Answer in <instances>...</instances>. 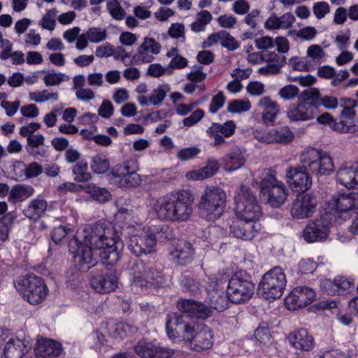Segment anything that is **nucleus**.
Segmentation results:
<instances>
[{
    "label": "nucleus",
    "instance_id": "nucleus-1",
    "mask_svg": "<svg viewBox=\"0 0 358 358\" xmlns=\"http://www.w3.org/2000/svg\"><path fill=\"white\" fill-rule=\"evenodd\" d=\"M69 252L73 255L75 266L82 272L87 271L97 264L95 250L106 264H115L120 259L123 242L118 232L110 224L99 221L86 226L77 232L69 243Z\"/></svg>",
    "mask_w": 358,
    "mask_h": 358
},
{
    "label": "nucleus",
    "instance_id": "nucleus-2",
    "mask_svg": "<svg viewBox=\"0 0 358 358\" xmlns=\"http://www.w3.org/2000/svg\"><path fill=\"white\" fill-rule=\"evenodd\" d=\"M166 330L171 339L182 338L190 343L191 348L197 352L210 349L213 343L210 329L205 325L194 329L185 317L176 313L168 314L166 317Z\"/></svg>",
    "mask_w": 358,
    "mask_h": 358
},
{
    "label": "nucleus",
    "instance_id": "nucleus-3",
    "mask_svg": "<svg viewBox=\"0 0 358 358\" xmlns=\"http://www.w3.org/2000/svg\"><path fill=\"white\" fill-rule=\"evenodd\" d=\"M194 196L186 189L171 192L159 197L152 210L161 220L171 222H186L193 213Z\"/></svg>",
    "mask_w": 358,
    "mask_h": 358
},
{
    "label": "nucleus",
    "instance_id": "nucleus-4",
    "mask_svg": "<svg viewBox=\"0 0 358 358\" xmlns=\"http://www.w3.org/2000/svg\"><path fill=\"white\" fill-rule=\"evenodd\" d=\"M227 196L222 189L215 186L205 188L198 203L200 216L214 222L223 214L226 206Z\"/></svg>",
    "mask_w": 358,
    "mask_h": 358
},
{
    "label": "nucleus",
    "instance_id": "nucleus-5",
    "mask_svg": "<svg viewBox=\"0 0 358 358\" xmlns=\"http://www.w3.org/2000/svg\"><path fill=\"white\" fill-rule=\"evenodd\" d=\"M260 181L255 178L256 183H259L261 194L266 196L267 203L272 207L278 208L287 199V189L285 184L277 180L275 171L264 170L260 174Z\"/></svg>",
    "mask_w": 358,
    "mask_h": 358
},
{
    "label": "nucleus",
    "instance_id": "nucleus-6",
    "mask_svg": "<svg viewBox=\"0 0 358 358\" xmlns=\"http://www.w3.org/2000/svg\"><path fill=\"white\" fill-rule=\"evenodd\" d=\"M255 284L252 276L245 271L236 272L229 279L227 287L228 298L234 303L249 301L255 294Z\"/></svg>",
    "mask_w": 358,
    "mask_h": 358
},
{
    "label": "nucleus",
    "instance_id": "nucleus-7",
    "mask_svg": "<svg viewBox=\"0 0 358 358\" xmlns=\"http://www.w3.org/2000/svg\"><path fill=\"white\" fill-rule=\"evenodd\" d=\"M358 209V193H338L334 195L327 203L324 213L334 222L341 224L349 217L348 212Z\"/></svg>",
    "mask_w": 358,
    "mask_h": 358
},
{
    "label": "nucleus",
    "instance_id": "nucleus-8",
    "mask_svg": "<svg viewBox=\"0 0 358 358\" xmlns=\"http://www.w3.org/2000/svg\"><path fill=\"white\" fill-rule=\"evenodd\" d=\"M235 202L236 214L239 219L257 222L262 217V208L248 187L244 185L240 186Z\"/></svg>",
    "mask_w": 358,
    "mask_h": 358
},
{
    "label": "nucleus",
    "instance_id": "nucleus-9",
    "mask_svg": "<svg viewBox=\"0 0 358 358\" xmlns=\"http://www.w3.org/2000/svg\"><path fill=\"white\" fill-rule=\"evenodd\" d=\"M134 275L133 288L141 291L148 287L161 286L164 282V277L161 271L152 263L137 261L131 267Z\"/></svg>",
    "mask_w": 358,
    "mask_h": 358
},
{
    "label": "nucleus",
    "instance_id": "nucleus-10",
    "mask_svg": "<svg viewBox=\"0 0 358 358\" xmlns=\"http://www.w3.org/2000/svg\"><path fill=\"white\" fill-rule=\"evenodd\" d=\"M286 284V276L282 268L275 266L262 276L258 285V294L267 300L279 299Z\"/></svg>",
    "mask_w": 358,
    "mask_h": 358
},
{
    "label": "nucleus",
    "instance_id": "nucleus-11",
    "mask_svg": "<svg viewBox=\"0 0 358 358\" xmlns=\"http://www.w3.org/2000/svg\"><path fill=\"white\" fill-rule=\"evenodd\" d=\"M301 164L316 175H329L334 171V164L325 152L313 148L305 149L300 157Z\"/></svg>",
    "mask_w": 358,
    "mask_h": 358
},
{
    "label": "nucleus",
    "instance_id": "nucleus-12",
    "mask_svg": "<svg viewBox=\"0 0 358 358\" xmlns=\"http://www.w3.org/2000/svg\"><path fill=\"white\" fill-rule=\"evenodd\" d=\"M15 286L22 294L23 298L32 305L40 303L48 292L42 278L35 275L20 278Z\"/></svg>",
    "mask_w": 358,
    "mask_h": 358
},
{
    "label": "nucleus",
    "instance_id": "nucleus-13",
    "mask_svg": "<svg viewBox=\"0 0 358 358\" xmlns=\"http://www.w3.org/2000/svg\"><path fill=\"white\" fill-rule=\"evenodd\" d=\"M117 280L115 271L106 268L92 271L89 278L91 287L99 294L115 290L117 287Z\"/></svg>",
    "mask_w": 358,
    "mask_h": 358
},
{
    "label": "nucleus",
    "instance_id": "nucleus-14",
    "mask_svg": "<svg viewBox=\"0 0 358 358\" xmlns=\"http://www.w3.org/2000/svg\"><path fill=\"white\" fill-rule=\"evenodd\" d=\"M111 174L122 188L135 187L141 182L139 174L136 173L135 161H127L112 168Z\"/></svg>",
    "mask_w": 358,
    "mask_h": 358
},
{
    "label": "nucleus",
    "instance_id": "nucleus-15",
    "mask_svg": "<svg viewBox=\"0 0 358 358\" xmlns=\"http://www.w3.org/2000/svg\"><path fill=\"white\" fill-rule=\"evenodd\" d=\"M334 222L323 213L320 219L310 222L303 231V237L308 243L324 241L329 232L330 225Z\"/></svg>",
    "mask_w": 358,
    "mask_h": 358
},
{
    "label": "nucleus",
    "instance_id": "nucleus-16",
    "mask_svg": "<svg viewBox=\"0 0 358 358\" xmlns=\"http://www.w3.org/2000/svg\"><path fill=\"white\" fill-rule=\"evenodd\" d=\"M286 178L292 190L296 192H303L312 186V179L308 171L302 164L288 168Z\"/></svg>",
    "mask_w": 358,
    "mask_h": 358
},
{
    "label": "nucleus",
    "instance_id": "nucleus-17",
    "mask_svg": "<svg viewBox=\"0 0 358 358\" xmlns=\"http://www.w3.org/2000/svg\"><path fill=\"white\" fill-rule=\"evenodd\" d=\"M161 48L160 43L153 38L145 37L132 56L131 62L136 65L150 63L155 59V55L160 52Z\"/></svg>",
    "mask_w": 358,
    "mask_h": 358
},
{
    "label": "nucleus",
    "instance_id": "nucleus-18",
    "mask_svg": "<svg viewBox=\"0 0 358 358\" xmlns=\"http://www.w3.org/2000/svg\"><path fill=\"white\" fill-rule=\"evenodd\" d=\"M134 351L141 358H170L175 352L173 349L145 339L138 342L134 346Z\"/></svg>",
    "mask_w": 358,
    "mask_h": 358
},
{
    "label": "nucleus",
    "instance_id": "nucleus-19",
    "mask_svg": "<svg viewBox=\"0 0 358 358\" xmlns=\"http://www.w3.org/2000/svg\"><path fill=\"white\" fill-rule=\"evenodd\" d=\"M177 307L180 312L178 315H183L185 321L187 317L204 320L212 315L208 306L194 300L182 299L178 302Z\"/></svg>",
    "mask_w": 358,
    "mask_h": 358
},
{
    "label": "nucleus",
    "instance_id": "nucleus-20",
    "mask_svg": "<svg viewBox=\"0 0 358 358\" xmlns=\"http://www.w3.org/2000/svg\"><path fill=\"white\" fill-rule=\"evenodd\" d=\"M315 297V292L308 287H296L286 297L285 302L289 310H296L310 303Z\"/></svg>",
    "mask_w": 358,
    "mask_h": 358
},
{
    "label": "nucleus",
    "instance_id": "nucleus-21",
    "mask_svg": "<svg viewBox=\"0 0 358 358\" xmlns=\"http://www.w3.org/2000/svg\"><path fill=\"white\" fill-rule=\"evenodd\" d=\"M316 205V199L311 194L299 195L293 202L292 216L296 219L309 217L314 213Z\"/></svg>",
    "mask_w": 358,
    "mask_h": 358
},
{
    "label": "nucleus",
    "instance_id": "nucleus-22",
    "mask_svg": "<svg viewBox=\"0 0 358 358\" xmlns=\"http://www.w3.org/2000/svg\"><path fill=\"white\" fill-rule=\"evenodd\" d=\"M155 248V237L149 233L143 236L134 235L128 243V249L136 257L150 254L154 251Z\"/></svg>",
    "mask_w": 358,
    "mask_h": 358
},
{
    "label": "nucleus",
    "instance_id": "nucleus-23",
    "mask_svg": "<svg viewBox=\"0 0 358 358\" xmlns=\"http://www.w3.org/2000/svg\"><path fill=\"white\" fill-rule=\"evenodd\" d=\"M259 229V223L241 219L233 222L230 225V234L234 237L243 240H252L256 236Z\"/></svg>",
    "mask_w": 358,
    "mask_h": 358
},
{
    "label": "nucleus",
    "instance_id": "nucleus-24",
    "mask_svg": "<svg viewBox=\"0 0 358 358\" xmlns=\"http://www.w3.org/2000/svg\"><path fill=\"white\" fill-rule=\"evenodd\" d=\"M353 285V281L343 276H337L334 280L324 279L321 282V289L329 295H345Z\"/></svg>",
    "mask_w": 358,
    "mask_h": 358
},
{
    "label": "nucleus",
    "instance_id": "nucleus-25",
    "mask_svg": "<svg viewBox=\"0 0 358 358\" xmlns=\"http://www.w3.org/2000/svg\"><path fill=\"white\" fill-rule=\"evenodd\" d=\"M62 351V345L52 339L38 338L34 352L38 358H55Z\"/></svg>",
    "mask_w": 358,
    "mask_h": 358
},
{
    "label": "nucleus",
    "instance_id": "nucleus-26",
    "mask_svg": "<svg viewBox=\"0 0 358 358\" xmlns=\"http://www.w3.org/2000/svg\"><path fill=\"white\" fill-rule=\"evenodd\" d=\"M336 180L348 189L358 188V165H342L336 171Z\"/></svg>",
    "mask_w": 358,
    "mask_h": 358
},
{
    "label": "nucleus",
    "instance_id": "nucleus-27",
    "mask_svg": "<svg viewBox=\"0 0 358 358\" xmlns=\"http://www.w3.org/2000/svg\"><path fill=\"white\" fill-rule=\"evenodd\" d=\"M287 116L291 122L308 121L315 116L313 106L299 101L297 104H290L287 110Z\"/></svg>",
    "mask_w": 358,
    "mask_h": 358
},
{
    "label": "nucleus",
    "instance_id": "nucleus-28",
    "mask_svg": "<svg viewBox=\"0 0 358 358\" xmlns=\"http://www.w3.org/2000/svg\"><path fill=\"white\" fill-rule=\"evenodd\" d=\"M30 349L28 340L13 338L6 343L1 358H22Z\"/></svg>",
    "mask_w": 358,
    "mask_h": 358
},
{
    "label": "nucleus",
    "instance_id": "nucleus-29",
    "mask_svg": "<svg viewBox=\"0 0 358 358\" xmlns=\"http://www.w3.org/2000/svg\"><path fill=\"white\" fill-rule=\"evenodd\" d=\"M288 339L292 346L301 351H310L315 345L313 337L305 329L290 333Z\"/></svg>",
    "mask_w": 358,
    "mask_h": 358
},
{
    "label": "nucleus",
    "instance_id": "nucleus-30",
    "mask_svg": "<svg viewBox=\"0 0 358 358\" xmlns=\"http://www.w3.org/2000/svg\"><path fill=\"white\" fill-rule=\"evenodd\" d=\"M194 249L192 244L185 240H179L172 252V255L177 262L183 266L187 265L193 260Z\"/></svg>",
    "mask_w": 358,
    "mask_h": 358
},
{
    "label": "nucleus",
    "instance_id": "nucleus-31",
    "mask_svg": "<svg viewBox=\"0 0 358 358\" xmlns=\"http://www.w3.org/2000/svg\"><path fill=\"white\" fill-rule=\"evenodd\" d=\"M219 169L218 162L215 159H208L207 164L201 169L190 171L185 176L191 180H203L213 176Z\"/></svg>",
    "mask_w": 358,
    "mask_h": 358
},
{
    "label": "nucleus",
    "instance_id": "nucleus-32",
    "mask_svg": "<svg viewBox=\"0 0 358 358\" xmlns=\"http://www.w3.org/2000/svg\"><path fill=\"white\" fill-rule=\"evenodd\" d=\"M258 106L263 110L262 119L265 124H273L279 112L277 103L269 96H264L259 101Z\"/></svg>",
    "mask_w": 358,
    "mask_h": 358
},
{
    "label": "nucleus",
    "instance_id": "nucleus-33",
    "mask_svg": "<svg viewBox=\"0 0 358 358\" xmlns=\"http://www.w3.org/2000/svg\"><path fill=\"white\" fill-rule=\"evenodd\" d=\"M295 22V17L291 13L288 12L280 17L275 14H272L265 22V28L267 29H288Z\"/></svg>",
    "mask_w": 358,
    "mask_h": 358
},
{
    "label": "nucleus",
    "instance_id": "nucleus-34",
    "mask_svg": "<svg viewBox=\"0 0 358 358\" xmlns=\"http://www.w3.org/2000/svg\"><path fill=\"white\" fill-rule=\"evenodd\" d=\"M207 300L210 306V309H214L218 312L224 311L228 307V294L226 295L224 292L218 289H211L208 291Z\"/></svg>",
    "mask_w": 358,
    "mask_h": 358
},
{
    "label": "nucleus",
    "instance_id": "nucleus-35",
    "mask_svg": "<svg viewBox=\"0 0 358 358\" xmlns=\"http://www.w3.org/2000/svg\"><path fill=\"white\" fill-rule=\"evenodd\" d=\"M222 161L226 171H233L241 168L245 162V159L238 148H235L225 155Z\"/></svg>",
    "mask_w": 358,
    "mask_h": 358
},
{
    "label": "nucleus",
    "instance_id": "nucleus-36",
    "mask_svg": "<svg viewBox=\"0 0 358 358\" xmlns=\"http://www.w3.org/2000/svg\"><path fill=\"white\" fill-rule=\"evenodd\" d=\"M46 208L47 203L44 199H36L29 203L23 213L27 217L36 221L44 214Z\"/></svg>",
    "mask_w": 358,
    "mask_h": 358
},
{
    "label": "nucleus",
    "instance_id": "nucleus-37",
    "mask_svg": "<svg viewBox=\"0 0 358 358\" xmlns=\"http://www.w3.org/2000/svg\"><path fill=\"white\" fill-rule=\"evenodd\" d=\"M298 101L313 106L315 109V115L318 114V107L321 106L322 96L317 88H308L302 92L298 96Z\"/></svg>",
    "mask_w": 358,
    "mask_h": 358
},
{
    "label": "nucleus",
    "instance_id": "nucleus-38",
    "mask_svg": "<svg viewBox=\"0 0 358 358\" xmlns=\"http://www.w3.org/2000/svg\"><path fill=\"white\" fill-rule=\"evenodd\" d=\"M108 334L115 338L123 339L129 334H134L136 331L135 327L130 326L127 323H109L106 327Z\"/></svg>",
    "mask_w": 358,
    "mask_h": 358
},
{
    "label": "nucleus",
    "instance_id": "nucleus-39",
    "mask_svg": "<svg viewBox=\"0 0 358 358\" xmlns=\"http://www.w3.org/2000/svg\"><path fill=\"white\" fill-rule=\"evenodd\" d=\"M148 231L150 236L155 237V244L157 241L159 242L171 241L175 236L173 229L166 224L152 226L149 228Z\"/></svg>",
    "mask_w": 358,
    "mask_h": 358
},
{
    "label": "nucleus",
    "instance_id": "nucleus-40",
    "mask_svg": "<svg viewBox=\"0 0 358 358\" xmlns=\"http://www.w3.org/2000/svg\"><path fill=\"white\" fill-rule=\"evenodd\" d=\"M110 168V161L103 154H97L91 159L90 169L96 174H103Z\"/></svg>",
    "mask_w": 358,
    "mask_h": 358
},
{
    "label": "nucleus",
    "instance_id": "nucleus-41",
    "mask_svg": "<svg viewBox=\"0 0 358 358\" xmlns=\"http://www.w3.org/2000/svg\"><path fill=\"white\" fill-rule=\"evenodd\" d=\"M33 191L31 187L15 185L8 193V199L13 203L24 200L31 196Z\"/></svg>",
    "mask_w": 358,
    "mask_h": 358
},
{
    "label": "nucleus",
    "instance_id": "nucleus-42",
    "mask_svg": "<svg viewBox=\"0 0 358 358\" xmlns=\"http://www.w3.org/2000/svg\"><path fill=\"white\" fill-rule=\"evenodd\" d=\"M236 125L232 120H228L223 124L219 123H213L210 127L208 128L206 132L212 133L217 132L221 134L224 137L227 138L233 135L235 132Z\"/></svg>",
    "mask_w": 358,
    "mask_h": 358
},
{
    "label": "nucleus",
    "instance_id": "nucleus-43",
    "mask_svg": "<svg viewBox=\"0 0 358 358\" xmlns=\"http://www.w3.org/2000/svg\"><path fill=\"white\" fill-rule=\"evenodd\" d=\"M340 105L343 108L341 112V118L352 120L356 115L355 108L358 106L357 101L345 97L340 99Z\"/></svg>",
    "mask_w": 358,
    "mask_h": 358
},
{
    "label": "nucleus",
    "instance_id": "nucleus-44",
    "mask_svg": "<svg viewBox=\"0 0 358 358\" xmlns=\"http://www.w3.org/2000/svg\"><path fill=\"white\" fill-rule=\"evenodd\" d=\"M86 192L95 201L99 203H106L111 199L110 192L103 187H99L94 185H90L87 187Z\"/></svg>",
    "mask_w": 358,
    "mask_h": 358
},
{
    "label": "nucleus",
    "instance_id": "nucleus-45",
    "mask_svg": "<svg viewBox=\"0 0 358 358\" xmlns=\"http://www.w3.org/2000/svg\"><path fill=\"white\" fill-rule=\"evenodd\" d=\"M15 169H21V172L23 171L27 178H36L43 171V166L35 162H31L27 166L22 162H18L15 166Z\"/></svg>",
    "mask_w": 358,
    "mask_h": 358
},
{
    "label": "nucleus",
    "instance_id": "nucleus-46",
    "mask_svg": "<svg viewBox=\"0 0 358 358\" xmlns=\"http://www.w3.org/2000/svg\"><path fill=\"white\" fill-rule=\"evenodd\" d=\"M212 15L206 10H203L197 13V17L195 22L191 24V30L198 33L205 30L206 25L211 21Z\"/></svg>",
    "mask_w": 358,
    "mask_h": 358
},
{
    "label": "nucleus",
    "instance_id": "nucleus-47",
    "mask_svg": "<svg viewBox=\"0 0 358 358\" xmlns=\"http://www.w3.org/2000/svg\"><path fill=\"white\" fill-rule=\"evenodd\" d=\"M88 165L87 162L81 161L78 162L73 167V174L74 180L78 182H83L90 180L92 178L91 173L88 172Z\"/></svg>",
    "mask_w": 358,
    "mask_h": 358
},
{
    "label": "nucleus",
    "instance_id": "nucleus-48",
    "mask_svg": "<svg viewBox=\"0 0 358 358\" xmlns=\"http://www.w3.org/2000/svg\"><path fill=\"white\" fill-rule=\"evenodd\" d=\"M68 78L64 73L52 70L45 72L43 80L46 86H58Z\"/></svg>",
    "mask_w": 358,
    "mask_h": 358
},
{
    "label": "nucleus",
    "instance_id": "nucleus-49",
    "mask_svg": "<svg viewBox=\"0 0 358 358\" xmlns=\"http://www.w3.org/2000/svg\"><path fill=\"white\" fill-rule=\"evenodd\" d=\"M254 336L260 343L268 344L271 342V336L268 324L266 322L259 324L255 331Z\"/></svg>",
    "mask_w": 358,
    "mask_h": 358
},
{
    "label": "nucleus",
    "instance_id": "nucleus-50",
    "mask_svg": "<svg viewBox=\"0 0 358 358\" xmlns=\"http://www.w3.org/2000/svg\"><path fill=\"white\" fill-rule=\"evenodd\" d=\"M88 345L96 352H101L102 348L104 347L106 340L104 335L99 332L95 331L92 333L88 337Z\"/></svg>",
    "mask_w": 358,
    "mask_h": 358
},
{
    "label": "nucleus",
    "instance_id": "nucleus-51",
    "mask_svg": "<svg viewBox=\"0 0 358 358\" xmlns=\"http://www.w3.org/2000/svg\"><path fill=\"white\" fill-rule=\"evenodd\" d=\"M169 91V86L168 85L159 86L152 90L151 95L149 96V101L155 106L159 105L164 100Z\"/></svg>",
    "mask_w": 358,
    "mask_h": 358
},
{
    "label": "nucleus",
    "instance_id": "nucleus-52",
    "mask_svg": "<svg viewBox=\"0 0 358 358\" xmlns=\"http://www.w3.org/2000/svg\"><path fill=\"white\" fill-rule=\"evenodd\" d=\"M251 104L249 101L235 99L229 102L227 111L231 113H241L249 110Z\"/></svg>",
    "mask_w": 358,
    "mask_h": 358
},
{
    "label": "nucleus",
    "instance_id": "nucleus-53",
    "mask_svg": "<svg viewBox=\"0 0 358 358\" xmlns=\"http://www.w3.org/2000/svg\"><path fill=\"white\" fill-rule=\"evenodd\" d=\"M276 142L287 143L294 138V133L286 127L279 128L272 131Z\"/></svg>",
    "mask_w": 358,
    "mask_h": 358
},
{
    "label": "nucleus",
    "instance_id": "nucleus-54",
    "mask_svg": "<svg viewBox=\"0 0 358 358\" xmlns=\"http://www.w3.org/2000/svg\"><path fill=\"white\" fill-rule=\"evenodd\" d=\"M317 122L321 124H327L335 131H343L345 127L341 123H337L328 113H324L317 117Z\"/></svg>",
    "mask_w": 358,
    "mask_h": 358
},
{
    "label": "nucleus",
    "instance_id": "nucleus-55",
    "mask_svg": "<svg viewBox=\"0 0 358 358\" xmlns=\"http://www.w3.org/2000/svg\"><path fill=\"white\" fill-rule=\"evenodd\" d=\"M107 9L113 18L120 20L125 16V11L117 0H111L107 3Z\"/></svg>",
    "mask_w": 358,
    "mask_h": 358
},
{
    "label": "nucleus",
    "instance_id": "nucleus-56",
    "mask_svg": "<svg viewBox=\"0 0 358 358\" xmlns=\"http://www.w3.org/2000/svg\"><path fill=\"white\" fill-rule=\"evenodd\" d=\"M221 45L229 50H234L238 48L237 41L229 32L221 31Z\"/></svg>",
    "mask_w": 358,
    "mask_h": 358
},
{
    "label": "nucleus",
    "instance_id": "nucleus-57",
    "mask_svg": "<svg viewBox=\"0 0 358 358\" xmlns=\"http://www.w3.org/2000/svg\"><path fill=\"white\" fill-rule=\"evenodd\" d=\"M87 38L92 43H99L106 39V31L101 28L92 27L86 33Z\"/></svg>",
    "mask_w": 358,
    "mask_h": 358
},
{
    "label": "nucleus",
    "instance_id": "nucleus-58",
    "mask_svg": "<svg viewBox=\"0 0 358 358\" xmlns=\"http://www.w3.org/2000/svg\"><path fill=\"white\" fill-rule=\"evenodd\" d=\"M299 88L294 85H286L281 88L278 92L279 96L285 100H292L299 94Z\"/></svg>",
    "mask_w": 358,
    "mask_h": 358
},
{
    "label": "nucleus",
    "instance_id": "nucleus-59",
    "mask_svg": "<svg viewBox=\"0 0 358 358\" xmlns=\"http://www.w3.org/2000/svg\"><path fill=\"white\" fill-rule=\"evenodd\" d=\"M225 96L222 92H219L213 96L211 102L209 105V111L211 113H216L225 103Z\"/></svg>",
    "mask_w": 358,
    "mask_h": 358
},
{
    "label": "nucleus",
    "instance_id": "nucleus-60",
    "mask_svg": "<svg viewBox=\"0 0 358 358\" xmlns=\"http://www.w3.org/2000/svg\"><path fill=\"white\" fill-rule=\"evenodd\" d=\"M313 11L317 19H322L330 12V7L325 1H318L313 4Z\"/></svg>",
    "mask_w": 358,
    "mask_h": 358
},
{
    "label": "nucleus",
    "instance_id": "nucleus-61",
    "mask_svg": "<svg viewBox=\"0 0 358 358\" xmlns=\"http://www.w3.org/2000/svg\"><path fill=\"white\" fill-rule=\"evenodd\" d=\"M201 152V150L197 147H189L180 150L177 157L182 161H187L195 157Z\"/></svg>",
    "mask_w": 358,
    "mask_h": 358
},
{
    "label": "nucleus",
    "instance_id": "nucleus-62",
    "mask_svg": "<svg viewBox=\"0 0 358 358\" xmlns=\"http://www.w3.org/2000/svg\"><path fill=\"white\" fill-rule=\"evenodd\" d=\"M204 116V111L202 109H196L189 116L183 119L184 126L190 127L199 122Z\"/></svg>",
    "mask_w": 358,
    "mask_h": 358
},
{
    "label": "nucleus",
    "instance_id": "nucleus-63",
    "mask_svg": "<svg viewBox=\"0 0 358 358\" xmlns=\"http://www.w3.org/2000/svg\"><path fill=\"white\" fill-rule=\"evenodd\" d=\"M307 55L313 61L318 62L324 56V52L319 45H312L308 48Z\"/></svg>",
    "mask_w": 358,
    "mask_h": 358
},
{
    "label": "nucleus",
    "instance_id": "nucleus-64",
    "mask_svg": "<svg viewBox=\"0 0 358 358\" xmlns=\"http://www.w3.org/2000/svg\"><path fill=\"white\" fill-rule=\"evenodd\" d=\"M264 60H266L267 63L273 64L275 66H277L278 69L280 70L282 66L285 64L286 59L284 56L275 52H270L266 55Z\"/></svg>",
    "mask_w": 358,
    "mask_h": 358
}]
</instances>
